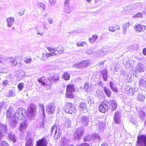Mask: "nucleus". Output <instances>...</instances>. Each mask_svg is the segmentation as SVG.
<instances>
[{
    "label": "nucleus",
    "instance_id": "6e6552de",
    "mask_svg": "<svg viewBox=\"0 0 146 146\" xmlns=\"http://www.w3.org/2000/svg\"><path fill=\"white\" fill-rule=\"evenodd\" d=\"M113 121L115 124H117L120 123L121 116L119 113L118 112H116L115 113Z\"/></svg>",
    "mask_w": 146,
    "mask_h": 146
},
{
    "label": "nucleus",
    "instance_id": "7ed1b4c3",
    "mask_svg": "<svg viewBox=\"0 0 146 146\" xmlns=\"http://www.w3.org/2000/svg\"><path fill=\"white\" fill-rule=\"evenodd\" d=\"M137 146H146V136L145 135H138L137 141Z\"/></svg>",
    "mask_w": 146,
    "mask_h": 146
},
{
    "label": "nucleus",
    "instance_id": "39448f33",
    "mask_svg": "<svg viewBox=\"0 0 146 146\" xmlns=\"http://www.w3.org/2000/svg\"><path fill=\"white\" fill-rule=\"evenodd\" d=\"M54 131V138L58 139L60 138L61 134L59 133V131L58 129H57V127L56 125H54L52 126L51 129V134L52 135L53 131Z\"/></svg>",
    "mask_w": 146,
    "mask_h": 146
},
{
    "label": "nucleus",
    "instance_id": "de8ad7c7",
    "mask_svg": "<svg viewBox=\"0 0 146 146\" xmlns=\"http://www.w3.org/2000/svg\"><path fill=\"white\" fill-rule=\"evenodd\" d=\"M101 146H107L106 144H105L104 143H103L101 145Z\"/></svg>",
    "mask_w": 146,
    "mask_h": 146
},
{
    "label": "nucleus",
    "instance_id": "2f4dec72",
    "mask_svg": "<svg viewBox=\"0 0 146 146\" xmlns=\"http://www.w3.org/2000/svg\"><path fill=\"white\" fill-rule=\"evenodd\" d=\"M38 7L40 10H41L42 9L44 10L45 9V6L44 5L41 3L38 4Z\"/></svg>",
    "mask_w": 146,
    "mask_h": 146
},
{
    "label": "nucleus",
    "instance_id": "c756f323",
    "mask_svg": "<svg viewBox=\"0 0 146 146\" xmlns=\"http://www.w3.org/2000/svg\"><path fill=\"white\" fill-rule=\"evenodd\" d=\"M70 76L69 74L67 72L64 73V80H68L70 79Z\"/></svg>",
    "mask_w": 146,
    "mask_h": 146
},
{
    "label": "nucleus",
    "instance_id": "dca6fc26",
    "mask_svg": "<svg viewBox=\"0 0 146 146\" xmlns=\"http://www.w3.org/2000/svg\"><path fill=\"white\" fill-rule=\"evenodd\" d=\"M120 28V26L119 25H114L110 26L109 28V30L111 31L114 32L115 31L119 30Z\"/></svg>",
    "mask_w": 146,
    "mask_h": 146
},
{
    "label": "nucleus",
    "instance_id": "f704fd0d",
    "mask_svg": "<svg viewBox=\"0 0 146 146\" xmlns=\"http://www.w3.org/2000/svg\"><path fill=\"white\" fill-rule=\"evenodd\" d=\"M12 117V116L11 115V112L9 111H8L7 112V118H10Z\"/></svg>",
    "mask_w": 146,
    "mask_h": 146
},
{
    "label": "nucleus",
    "instance_id": "c85d7f7f",
    "mask_svg": "<svg viewBox=\"0 0 146 146\" xmlns=\"http://www.w3.org/2000/svg\"><path fill=\"white\" fill-rule=\"evenodd\" d=\"M89 88V83L88 82L85 83L84 85V89L86 91H88Z\"/></svg>",
    "mask_w": 146,
    "mask_h": 146
},
{
    "label": "nucleus",
    "instance_id": "864d4df0",
    "mask_svg": "<svg viewBox=\"0 0 146 146\" xmlns=\"http://www.w3.org/2000/svg\"><path fill=\"white\" fill-rule=\"evenodd\" d=\"M58 80V79H56V80H54V81H55V80Z\"/></svg>",
    "mask_w": 146,
    "mask_h": 146
},
{
    "label": "nucleus",
    "instance_id": "4468645a",
    "mask_svg": "<svg viewBox=\"0 0 146 146\" xmlns=\"http://www.w3.org/2000/svg\"><path fill=\"white\" fill-rule=\"evenodd\" d=\"M65 112L71 113L72 111V104L70 103L66 104L65 106Z\"/></svg>",
    "mask_w": 146,
    "mask_h": 146
},
{
    "label": "nucleus",
    "instance_id": "09e8293b",
    "mask_svg": "<svg viewBox=\"0 0 146 146\" xmlns=\"http://www.w3.org/2000/svg\"><path fill=\"white\" fill-rule=\"evenodd\" d=\"M49 21L50 24L52 23V21L51 19L50 20V21Z\"/></svg>",
    "mask_w": 146,
    "mask_h": 146
},
{
    "label": "nucleus",
    "instance_id": "79ce46f5",
    "mask_svg": "<svg viewBox=\"0 0 146 146\" xmlns=\"http://www.w3.org/2000/svg\"><path fill=\"white\" fill-rule=\"evenodd\" d=\"M38 81L40 83H42V84L44 85H45V83H44L42 81V78H39V79H38Z\"/></svg>",
    "mask_w": 146,
    "mask_h": 146
},
{
    "label": "nucleus",
    "instance_id": "7c9ffc66",
    "mask_svg": "<svg viewBox=\"0 0 146 146\" xmlns=\"http://www.w3.org/2000/svg\"><path fill=\"white\" fill-rule=\"evenodd\" d=\"M9 83V81L7 80H3L2 82V85L4 86H6L8 85Z\"/></svg>",
    "mask_w": 146,
    "mask_h": 146
},
{
    "label": "nucleus",
    "instance_id": "a18cd8bd",
    "mask_svg": "<svg viewBox=\"0 0 146 146\" xmlns=\"http://www.w3.org/2000/svg\"><path fill=\"white\" fill-rule=\"evenodd\" d=\"M82 146H89V145L88 144H87L86 143H84L82 144Z\"/></svg>",
    "mask_w": 146,
    "mask_h": 146
},
{
    "label": "nucleus",
    "instance_id": "a878e982",
    "mask_svg": "<svg viewBox=\"0 0 146 146\" xmlns=\"http://www.w3.org/2000/svg\"><path fill=\"white\" fill-rule=\"evenodd\" d=\"M129 26L130 23L129 22L125 23L123 26V30L125 31L129 27Z\"/></svg>",
    "mask_w": 146,
    "mask_h": 146
},
{
    "label": "nucleus",
    "instance_id": "6ab92c4d",
    "mask_svg": "<svg viewBox=\"0 0 146 146\" xmlns=\"http://www.w3.org/2000/svg\"><path fill=\"white\" fill-rule=\"evenodd\" d=\"M104 90L106 95L108 98H110L111 95V92L110 90L106 87L104 88Z\"/></svg>",
    "mask_w": 146,
    "mask_h": 146
},
{
    "label": "nucleus",
    "instance_id": "c9c22d12",
    "mask_svg": "<svg viewBox=\"0 0 146 146\" xmlns=\"http://www.w3.org/2000/svg\"><path fill=\"white\" fill-rule=\"evenodd\" d=\"M100 72L102 75L107 74V72L106 70L105 69H104L100 71Z\"/></svg>",
    "mask_w": 146,
    "mask_h": 146
},
{
    "label": "nucleus",
    "instance_id": "c03bdc74",
    "mask_svg": "<svg viewBox=\"0 0 146 146\" xmlns=\"http://www.w3.org/2000/svg\"><path fill=\"white\" fill-rule=\"evenodd\" d=\"M86 119L84 118V117H82L81 118V119L83 122L85 121Z\"/></svg>",
    "mask_w": 146,
    "mask_h": 146
},
{
    "label": "nucleus",
    "instance_id": "8fccbe9b",
    "mask_svg": "<svg viewBox=\"0 0 146 146\" xmlns=\"http://www.w3.org/2000/svg\"><path fill=\"white\" fill-rule=\"evenodd\" d=\"M85 1H88V2H90V1L92 0H85Z\"/></svg>",
    "mask_w": 146,
    "mask_h": 146
},
{
    "label": "nucleus",
    "instance_id": "72a5a7b5",
    "mask_svg": "<svg viewBox=\"0 0 146 146\" xmlns=\"http://www.w3.org/2000/svg\"><path fill=\"white\" fill-rule=\"evenodd\" d=\"M25 146H33L31 139H29L27 141L26 143Z\"/></svg>",
    "mask_w": 146,
    "mask_h": 146
},
{
    "label": "nucleus",
    "instance_id": "cd10ccee",
    "mask_svg": "<svg viewBox=\"0 0 146 146\" xmlns=\"http://www.w3.org/2000/svg\"><path fill=\"white\" fill-rule=\"evenodd\" d=\"M143 14L141 13H138L137 14H135L133 16V17L134 18L142 17Z\"/></svg>",
    "mask_w": 146,
    "mask_h": 146
},
{
    "label": "nucleus",
    "instance_id": "9d476101",
    "mask_svg": "<svg viewBox=\"0 0 146 146\" xmlns=\"http://www.w3.org/2000/svg\"><path fill=\"white\" fill-rule=\"evenodd\" d=\"M125 92L128 96H132L135 92V89L133 88H130L127 86L125 88Z\"/></svg>",
    "mask_w": 146,
    "mask_h": 146
},
{
    "label": "nucleus",
    "instance_id": "37998d69",
    "mask_svg": "<svg viewBox=\"0 0 146 146\" xmlns=\"http://www.w3.org/2000/svg\"><path fill=\"white\" fill-rule=\"evenodd\" d=\"M57 0H49L50 2L52 4L56 2Z\"/></svg>",
    "mask_w": 146,
    "mask_h": 146
},
{
    "label": "nucleus",
    "instance_id": "e433bc0d",
    "mask_svg": "<svg viewBox=\"0 0 146 146\" xmlns=\"http://www.w3.org/2000/svg\"><path fill=\"white\" fill-rule=\"evenodd\" d=\"M107 76H108L107 74L102 75V76H103V78L104 79V80L105 81H106L107 80Z\"/></svg>",
    "mask_w": 146,
    "mask_h": 146
},
{
    "label": "nucleus",
    "instance_id": "412c9836",
    "mask_svg": "<svg viewBox=\"0 0 146 146\" xmlns=\"http://www.w3.org/2000/svg\"><path fill=\"white\" fill-rule=\"evenodd\" d=\"M98 38V36L96 35H93L92 37L89 38V40L91 43L95 42Z\"/></svg>",
    "mask_w": 146,
    "mask_h": 146
},
{
    "label": "nucleus",
    "instance_id": "4be33fe9",
    "mask_svg": "<svg viewBox=\"0 0 146 146\" xmlns=\"http://www.w3.org/2000/svg\"><path fill=\"white\" fill-rule=\"evenodd\" d=\"M87 105L84 102H81L80 104V110L82 111H84V110L86 109Z\"/></svg>",
    "mask_w": 146,
    "mask_h": 146
},
{
    "label": "nucleus",
    "instance_id": "5701e85b",
    "mask_svg": "<svg viewBox=\"0 0 146 146\" xmlns=\"http://www.w3.org/2000/svg\"><path fill=\"white\" fill-rule=\"evenodd\" d=\"M0 146H10L9 144L6 141L1 140L0 141Z\"/></svg>",
    "mask_w": 146,
    "mask_h": 146
},
{
    "label": "nucleus",
    "instance_id": "aec40b11",
    "mask_svg": "<svg viewBox=\"0 0 146 146\" xmlns=\"http://www.w3.org/2000/svg\"><path fill=\"white\" fill-rule=\"evenodd\" d=\"M9 62L12 66H15L17 64V61L15 58L13 57L10 58L9 59Z\"/></svg>",
    "mask_w": 146,
    "mask_h": 146
},
{
    "label": "nucleus",
    "instance_id": "ea45409f",
    "mask_svg": "<svg viewBox=\"0 0 146 146\" xmlns=\"http://www.w3.org/2000/svg\"><path fill=\"white\" fill-rule=\"evenodd\" d=\"M142 53L143 55L146 56V48L143 49Z\"/></svg>",
    "mask_w": 146,
    "mask_h": 146
},
{
    "label": "nucleus",
    "instance_id": "9b49d317",
    "mask_svg": "<svg viewBox=\"0 0 146 146\" xmlns=\"http://www.w3.org/2000/svg\"><path fill=\"white\" fill-rule=\"evenodd\" d=\"M55 106L54 104H50L49 105L47 108L46 111L48 114H52L55 111Z\"/></svg>",
    "mask_w": 146,
    "mask_h": 146
},
{
    "label": "nucleus",
    "instance_id": "4c0bfd02",
    "mask_svg": "<svg viewBox=\"0 0 146 146\" xmlns=\"http://www.w3.org/2000/svg\"><path fill=\"white\" fill-rule=\"evenodd\" d=\"M18 14L20 16H21L24 14V11L21 10L19 12Z\"/></svg>",
    "mask_w": 146,
    "mask_h": 146
},
{
    "label": "nucleus",
    "instance_id": "3c124183",
    "mask_svg": "<svg viewBox=\"0 0 146 146\" xmlns=\"http://www.w3.org/2000/svg\"><path fill=\"white\" fill-rule=\"evenodd\" d=\"M66 146H74L72 144L70 145H68Z\"/></svg>",
    "mask_w": 146,
    "mask_h": 146
},
{
    "label": "nucleus",
    "instance_id": "1a4fd4ad",
    "mask_svg": "<svg viewBox=\"0 0 146 146\" xmlns=\"http://www.w3.org/2000/svg\"><path fill=\"white\" fill-rule=\"evenodd\" d=\"M84 132L80 129H77L74 133V137L75 139L79 138L83 135Z\"/></svg>",
    "mask_w": 146,
    "mask_h": 146
},
{
    "label": "nucleus",
    "instance_id": "f03ea898",
    "mask_svg": "<svg viewBox=\"0 0 146 146\" xmlns=\"http://www.w3.org/2000/svg\"><path fill=\"white\" fill-rule=\"evenodd\" d=\"M47 48L50 53H43L42 54V59L43 60H46V58H48L51 56H56V51L54 50V48L50 47H47Z\"/></svg>",
    "mask_w": 146,
    "mask_h": 146
},
{
    "label": "nucleus",
    "instance_id": "20e7f679",
    "mask_svg": "<svg viewBox=\"0 0 146 146\" xmlns=\"http://www.w3.org/2000/svg\"><path fill=\"white\" fill-rule=\"evenodd\" d=\"M109 102L107 100L101 102L99 108V111L102 113H105L108 109Z\"/></svg>",
    "mask_w": 146,
    "mask_h": 146
},
{
    "label": "nucleus",
    "instance_id": "473e14b6",
    "mask_svg": "<svg viewBox=\"0 0 146 146\" xmlns=\"http://www.w3.org/2000/svg\"><path fill=\"white\" fill-rule=\"evenodd\" d=\"M86 44V43L85 42H79L76 43L78 46H83Z\"/></svg>",
    "mask_w": 146,
    "mask_h": 146
},
{
    "label": "nucleus",
    "instance_id": "603ef678",
    "mask_svg": "<svg viewBox=\"0 0 146 146\" xmlns=\"http://www.w3.org/2000/svg\"><path fill=\"white\" fill-rule=\"evenodd\" d=\"M43 111L44 112V108H43Z\"/></svg>",
    "mask_w": 146,
    "mask_h": 146
},
{
    "label": "nucleus",
    "instance_id": "49530a36",
    "mask_svg": "<svg viewBox=\"0 0 146 146\" xmlns=\"http://www.w3.org/2000/svg\"><path fill=\"white\" fill-rule=\"evenodd\" d=\"M11 139L12 140V141L14 142H15L16 141V139L14 137L13 138Z\"/></svg>",
    "mask_w": 146,
    "mask_h": 146
},
{
    "label": "nucleus",
    "instance_id": "bb28decb",
    "mask_svg": "<svg viewBox=\"0 0 146 146\" xmlns=\"http://www.w3.org/2000/svg\"><path fill=\"white\" fill-rule=\"evenodd\" d=\"M110 88L113 91L117 93L118 92V89L116 87H113L112 85V83L111 82H110Z\"/></svg>",
    "mask_w": 146,
    "mask_h": 146
},
{
    "label": "nucleus",
    "instance_id": "423d86ee",
    "mask_svg": "<svg viewBox=\"0 0 146 146\" xmlns=\"http://www.w3.org/2000/svg\"><path fill=\"white\" fill-rule=\"evenodd\" d=\"M90 65V63L88 60H84L82 61L81 62L79 63L76 64L75 66L77 68H80L81 67H86L89 66Z\"/></svg>",
    "mask_w": 146,
    "mask_h": 146
},
{
    "label": "nucleus",
    "instance_id": "58836bf2",
    "mask_svg": "<svg viewBox=\"0 0 146 146\" xmlns=\"http://www.w3.org/2000/svg\"><path fill=\"white\" fill-rule=\"evenodd\" d=\"M4 136L3 132L1 130H0V140L2 139V138Z\"/></svg>",
    "mask_w": 146,
    "mask_h": 146
},
{
    "label": "nucleus",
    "instance_id": "b1692460",
    "mask_svg": "<svg viewBox=\"0 0 146 146\" xmlns=\"http://www.w3.org/2000/svg\"><path fill=\"white\" fill-rule=\"evenodd\" d=\"M32 60L31 58L27 57L25 58L24 62L27 64L31 63Z\"/></svg>",
    "mask_w": 146,
    "mask_h": 146
},
{
    "label": "nucleus",
    "instance_id": "f8f14e48",
    "mask_svg": "<svg viewBox=\"0 0 146 146\" xmlns=\"http://www.w3.org/2000/svg\"><path fill=\"white\" fill-rule=\"evenodd\" d=\"M109 108H110L111 111H113L117 108V104L115 101L112 100L110 101V103L108 104Z\"/></svg>",
    "mask_w": 146,
    "mask_h": 146
},
{
    "label": "nucleus",
    "instance_id": "f257e3e1",
    "mask_svg": "<svg viewBox=\"0 0 146 146\" xmlns=\"http://www.w3.org/2000/svg\"><path fill=\"white\" fill-rule=\"evenodd\" d=\"M66 96L67 98H74V96L73 93L75 92V89L73 84H68L66 86Z\"/></svg>",
    "mask_w": 146,
    "mask_h": 146
},
{
    "label": "nucleus",
    "instance_id": "393cba45",
    "mask_svg": "<svg viewBox=\"0 0 146 146\" xmlns=\"http://www.w3.org/2000/svg\"><path fill=\"white\" fill-rule=\"evenodd\" d=\"M25 84L23 83H20L19 84L17 87L19 91H21L24 87Z\"/></svg>",
    "mask_w": 146,
    "mask_h": 146
},
{
    "label": "nucleus",
    "instance_id": "a19ab883",
    "mask_svg": "<svg viewBox=\"0 0 146 146\" xmlns=\"http://www.w3.org/2000/svg\"><path fill=\"white\" fill-rule=\"evenodd\" d=\"M135 5L136 6H141V3H135Z\"/></svg>",
    "mask_w": 146,
    "mask_h": 146
},
{
    "label": "nucleus",
    "instance_id": "ddd939ff",
    "mask_svg": "<svg viewBox=\"0 0 146 146\" xmlns=\"http://www.w3.org/2000/svg\"><path fill=\"white\" fill-rule=\"evenodd\" d=\"M135 28L136 31L138 32H140L145 30L146 26L144 25H141L138 24L137 25Z\"/></svg>",
    "mask_w": 146,
    "mask_h": 146
},
{
    "label": "nucleus",
    "instance_id": "f3484780",
    "mask_svg": "<svg viewBox=\"0 0 146 146\" xmlns=\"http://www.w3.org/2000/svg\"><path fill=\"white\" fill-rule=\"evenodd\" d=\"M36 105L34 104L31 105L29 108V113L31 114H33L36 112Z\"/></svg>",
    "mask_w": 146,
    "mask_h": 146
},
{
    "label": "nucleus",
    "instance_id": "0eeeda50",
    "mask_svg": "<svg viewBox=\"0 0 146 146\" xmlns=\"http://www.w3.org/2000/svg\"><path fill=\"white\" fill-rule=\"evenodd\" d=\"M47 141L45 137L39 139L36 142V146H47Z\"/></svg>",
    "mask_w": 146,
    "mask_h": 146
},
{
    "label": "nucleus",
    "instance_id": "a211bd4d",
    "mask_svg": "<svg viewBox=\"0 0 146 146\" xmlns=\"http://www.w3.org/2000/svg\"><path fill=\"white\" fill-rule=\"evenodd\" d=\"M54 50L56 51L55 52L56 53V55H57L58 54L62 53L63 52L64 49L63 47L61 46H58L56 49L54 48Z\"/></svg>",
    "mask_w": 146,
    "mask_h": 146
},
{
    "label": "nucleus",
    "instance_id": "2eb2a0df",
    "mask_svg": "<svg viewBox=\"0 0 146 146\" xmlns=\"http://www.w3.org/2000/svg\"><path fill=\"white\" fill-rule=\"evenodd\" d=\"M6 21L7 23V26L9 27H10L13 23L14 19L12 17H9L7 19Z\"/></svg>",
    "mask_w": 146,
    "mask_h": 146
}]
</instances>
